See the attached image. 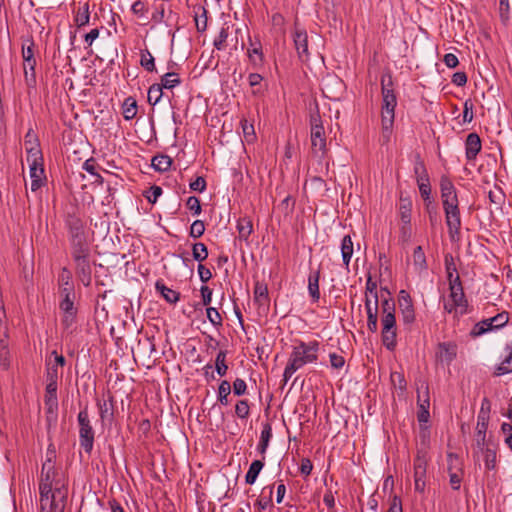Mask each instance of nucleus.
I'll list each match as a JSON object with an SVG mask.
<instances>
[{
  "label": "nucleus",
  "instance_id": "49530a36",
  "mask_svg": "<svg viewBox=\"0 0 512 512\" xmlns=\"http://www.w3.org/2000/svg\"><path fill=\"white\" fill-rule=\"evenodd\" d=\"M231 393V384L227 380L221 381L218 387V401L220 404L227 406L229 404L228 396Z\"/></svg>",
  "mask_w": 512,
  "mask_h": 512
},
{
  "label": "nucleus",
  "instance_id": "58836bf2",
  "mask_svg": "<svg viewBox=\"0 0 512 512\" xmlns=\"http://www.w3.org/2000/svg\"><path fill=\"white\" fill-rule=\"evenodd\" d=\"M181 80L177 73L168 72L161 77V83H157L161 89H172L178 84H180Z\"/></svg>",
  "mask_w": 512,
  "mask_h": 512
},
{
  "label": "nucleus",
  "instance_id": "cd10ccee",
  "mask_svg": "<svg viewBox=\"0 0 512 512\" xmlns=\"http://www.w3.org/2000/svg\"><path fill=\"white\" fill-rule=\"evenodd\" d=\"M90 21L89 3H84L76 11L74 22L78 28L88 25Z\"/></svg>",
  "mask_w": 512,
  "mask_h": 512
},
{
  "label": "nucleus",
  "instance_id": "2eb2a0df",
  "mask_svg": "<svg viewBox=\"0 0 512 512\" xmlns=\"http://www.w3.org/2000/svg\"><path fill=\"white\" fill-rule=\"evenodd\" d=\"M25 143H30V144L34 143L30 147L26 148L27 162L29 163V166L43 164L42 152L39 148V145L37 144L38 142H37L36 138L34 137V135L32 133L29 132L26 135Z\"/></svg>",
  "mask_w": 512,
  "mask_h": 512
},
{
  "label": "nucleus",
  "instance_id": "5701e85b",
  "mask_svg": "<svg viewBox=\"0 0 512 512\" xmlns=\"http://www.w3.org/2000/svg\"><path fill=\"white\" fill-rule=\"evenodd\" d=\"M254 299L259 306H269L268 287L266 284L256 282L254 286Z\"/></svg>",
  "mask_w": 512,
  "mask_h": 512
},
{
  "label": "nucleus",
  "instance_id": "4be33fe9",
  "mask_svg": "<svg viewBox=\"0 0 512 512\" xmlns=\"http://www.w3.org/2000/svg\"><path fill=\"white\" fill-rule=\"evenodd\" d=\"M273 489H274L273 486H266L263 488L261 496L254 504V506L257 507V509L259 511L273 507V503H272Z\"/></svg>",
  "mask_w": 512,
  "mask_h": 512
},
{
  "label": "nucleus",
  "instance_id": "e2e57ef3",
  "mask_svg": "<svg viewBox=\"0 0 512 512\" xmlns=\"http://www.w3.org/2000/svg\"><path fill=\"white\" fill-rule=\"evenodd\" d=\"M201 14L196 13L195 24L198 32H204L207 28V10L204 7H200Z\"/></svg>",
  "mask_w": 512,
  "mask_h": 512
},
{
  "label": "nucleus",
  "instance_id": "1a4fd4ad",
  "mask_svg": "<svg viewBox=\"0 0 512 512\" xmlns=\"http://www.w3.org/2000/svg\"><path fill=\"white\" fill-rule=\"evenodd\" d=\"M453 283L454 284L452 287L449 288L452 305L455 307L456 313L463 315L467 313L468 301L465 298L459 275H455V280H453Z\"/></svg>",
  "mask_w": 512,
  "mask_h": 512
},
{
  "label": "nucleus",
  "instance_id": "72a5a7b5",
  "mask_svg": "<svg viewBox=\"0 0 512 512\" xmlns=\"http://www.w3.org/2000/svg\"><path fill=\"white\" fill-rule=\"evenodd\" d=\"M237 230L240 239L248 240L253 231L252 221L248 217L240 218L237 222Z\"/></svg>",
  "mask_w": 512,
  "mask_h": 512
},
{
  "label": "nucleus",
  "instance_id": "680f3d73",
  "mask_svg": "<svg viewBox=\"0 0 512 512\" xmlns=\"http://www.w3.org/2000/svg\"><path fill=\"white\" fill-rule=\"evenodd\" d=\"M240 124H241L243 135H244V138L246 139V141L247 142L254 141L256 138V135H255L253 124L249 123L246 119H242Z\"/></svg>",
  "mask_w": 512,
  "mask_h": 512
},
{
  "label": "nucleus",
  "instance_id": "a18cd8bd",
  "mask_svg": "<svg viewBox=\"0 0 512 512\" xmlns=\"http://www.w3.org/2000/svg\"><path fill=\"white\" fill-rule=\"evenodd\" d=\"M35 65L36 60L23 62L25 80L29 86H33L36 83Z\"/></svg>",
  "mask_w": 512,
  "mask_h": 512
},
{
  "label": "nucleus",
  "instance_id": "dca6fc26",
  "mask_svg": "<svg viewBox=\"0 0 512 512\" xmlns=\"http://www.w3.org/2000/svg\"><path fill=\"white\" fill-rule=\"evenodd\" d=\"M440 191L442 204H448L450 202H456L458 200L456 188L450 178L446 175L441 176L440 179Z\"/></svg>",
  "mask_w": 512,
  "mask_h": 512
},
{
  "label": "nucleus",
  "instance_id": "4468645a",
  "mask_svg": "<svg viewBox=\"0 0 512 512\" xmlns=\"http://www.w3.org/2000/svg\"><path fill=\"white\" fill-rule=\"evenodd\" d=\"M54 481H55V469L51 458H47V460L42 465L41 470V478L39 482V490H42L44 486H46V490L54 491Z\"/></svg>",
  "mask_w": 512,
  "mask_h": 512
},
{
  "label": "nucleus",
  "instance_id": "603ef678",
  "mask_svg": "<svg viewBox=\"0 0 512 512\" xmlns=\"http://www.w3.org/2000/svg\"><path fill=\"white\" fill-rule=\"evenodd\" d=\"M489 324L493 329H499L504 327L509 321V314L503 311L494 317L488 318Z\"/></svg>",
  "mask_w": 512,
  "mask_h": 512
},
{
  "label": "nucleus",
  "instance_id": "4d7b16f0",
  "mask_svg": "<svg viewBox=\"0 0 512 512\" xmlns=\"http://www.w3.org/2000/svg\"><path fill=\"white\" fill-rule=\"evenodd\" d=\"M417 403H430L428 384L422 381L417 387Z\"/></svg>",
  "mask_w": 512,
  "mask_h": 512
},
{
  "label": "nucleus",
  "instance_id": "6ab92c4d",
  "mask_svg": "<svg viewBox=\"0 0 512 512\" xmlns=\"http://www.w3.org/2000/svg\"><path fill=\"white\" fill-rule=\"evenodd\" d=\"M44 402L48 413H54L57 410V384L47 383Z\"/></svg>",
  "mask_w": 512,
  "mask_h": 512
},
{
  "label": "nucleus",
  "instance_id": "ea45409f",
  "mask_svg": "<svg viewBox=\"0 0 512 512\" xmlns=\"http://www.w3.org/2000/svg\"><path fill=\"white\" fill-rule=\"evenodd\" d=\"M140 65L148 72H154L156 70L155 59L148 49L141 50Z\"/></svg>",
  "mask_w": 512,
  "mask_h": 512
},
{
  "label": "nucleus",
  "instance_id": "f704fd0d",
  "mask_svg": "<svg viewBox=\"0 0 512 512\" xmlns=\"http://www.w3.org/2000/svg\"><path fill=\"white\" fill-rule=\"evenodd\" d=\"M425 208L428 213L429 222H430L432 232H434L436 230V228L438 226H440V224H441V219H440V215L438 213L437 206L435 205L434 202H428V203H426Z\"/></svg>",
  "mask_w": 512,
  "mask_h": 512
},
{
  "label": "nucleus",
  "instance_id": "5fc2aeb1",
  "mask_svg": "<svg viewBox=\"0 0 512 512\" xmlns=\"http://www.w3.org/2000/svg\"><path fill=\"white\" fill-rule=\"evenodd\" d=\"M499 16L503 24H507L510 19L511 3L510 0H499Z\"/></svg>",
  "mask_w": 512,
  "mask_h": 512
},
{
  "label": "nucleus",
  "instance_id": "b1692460",
  "mask_svg": "<svg viewBox=\"0 0 512 512\" xmlns=\"http://www.w3.org/2000/svg\"><path fill=\"white\" fill-rule=\"evenodd\" d=\"M353 242L350 237V235H345L341 242V255L343 264L345 265L346 269H349V263L353 255Z\"/></svg>",
  "mask_w": 512,
  "mask_h": 512
},
{
  "label": "nucleus",
  "instance_id": "c03bdc74",
  "mask_svg": "<svg viewBox=\"0 0 512 512\" xmlns=\"http://www.w3.org/2000/svg\"><path fill=\"white\" fill-rule=\"evenodd\" d=\"M70 288L71 293L74 292V285L71 282V273L67 268H63L59 275V293L63 294V290Z\"/></svg>",
  "mask_w": 512,
  "mask_h": 512
},
{
  "label": "nucleus",
  "instance_id": "052dcab7",
  "mask_svg": "<svg viewBox=\"0 0 512 512\" xmlns=\"http://www.w3.org/2000/svg\"><path fill=\"white\" fill-rule=\"evenodd\" d=\"M229 27H222L218 36L214 39L213 45L217 50H223L226 47Z\"/></svg>",
  "mask_w": 512,
  "mask_h": 512
},
{
  "label": "nucleus",
  "instance_id": "9b49d317",
  "mask_svg": "<svg viewBox=\"0 0 512 512\" xmlns=\"http://www.w3.org/2000/svg\"><path fill=\"white\" fill-rule=\"evenodd\" d=\"M293 41L299 59L301 61H307L309 58L308 35L306 30L299 27L297 23H295L294 26Z\"/></svg>",
  "mask_w": 512,
  "mask_h": 512
},
{
  "label": "nucleus",
  "instance_id": "8fccbe9b",
  "mask_svg": "<svg viewBox=\"0 0 512 512\" xmlns=\"http://www.w3.org/2000/svg\"><path fill=\"white\" fill-rule=\"evenodd\" d=\"M192 256L194 260L202 262L208 257V249L204 243L198 242L193 244Z\"/></svg>",
  "mask_w": 512,
  "mask_h": 512
},
{
  "label": "nucleus",
  "instance_id": "412c9836",
  "mask_svg": "<svg viewBox=\"0 0 512 512\" xmlns=\"http://www.w3.org/2000/svg\"><path fill=\"white\" fill-rule=\"evenodd\" d=\"M456 346L451 343H440L438 356L442 362L450 364L456 357Z\"/></svg>",
  "mask_w": 512,
  "mask_h": 512
},
{
  "label": "nucleus",
  "instance_id": "c9c22d12",
  "mask_svg": "<svg viewBox=\"0 0 512 512\" xmlns=\"http://www.w3.org/2000/svg\"><path fill=\"white\" fill-rule=\"evenodd\" d=\"M250 48H248V57L251 61V63L254 66H257L259 64H262L263 62V53H262V46L260 42L257 43H250Z\"/></svg>",
  "mask_w": 512,
  "mask_h": 512
},
{
  "label": "nucleus",
  "instance_id": "bb28decb",
  "mask_svg": "<svg viewBox=\"0 0 512 512\" xmlns=\"http://www.w3.org/2000/svg\"><path fill=\"white\" fill-rule=\"evenodd\" d=\"M506 350L508 355L503 361L495 368L494 375L501 376L512 372V345L507 346Z\"/></svg>",
  "mask_w": 512,
  "mask_h": 512
},
{
  "label": "nucleus",
  "instance_id": "393cba45",
  "mask_svg": "<svg viewBox=\"0 0 512 512\" xmlns=\"http://www.w3.org/2000/svg\"><path fill=\"white\" fill-rule=\"evenodd\" d=\"M62 300L59 304L60 310L64 312H76L74 307L75 292L71 293V289L67 288L63 290V294H60Z\"/></svg>",
  "mask_w": 512,
  "mask_h": 512
},
{
  "label": "nucleus",
  "instance_id": "39448f33",
  "mask_svg": "<svg viewBox=\"0 0 512 512\" xmlns=\"http://www.w3.org/2000/svg\"><path fill=\"white\" fill-rule=\"evenodd\" d=\"M79 426V444L90 455L94 446L95 432L92 427L87 407L82 409L77 416Z\"/></svg>",
  "mask_w": 512,
  "mask_h": 512
},
{
  "label": "nucleus",
  "instance_id": "2f4dec72",
  "mask_svg": "<svg viewBox=\"0 0 512 512\" xmlns=\"http://www.w3.org/2000/svg\"><path fill=\"white\" fill-rule=\"evenodd\" d=\"M155 288L161 295L165 298V300L169 303H176L179 300L180 294L165 286V284L161 281H157L155 284Z\"/></svg>",
  "mask_w": 512,
  "mask_h": 512
},
{
  "label": "nucleus",
  "instance_id": "7ed1b4c3",
  "mask_svg": "<svg viewBox=\"0 0 512 512\" xmlns=\"http://www.w3.org/2000/svg\"><path fill=\"white\" fill-rule=\"evenodd\" d=\"M70 254L74 262L75 275L85 286L92 282V262L90 244L70 248Z\"/></svg>",
  "mask_w": 512,
  "mask_h": 512
},
{
  "label": "nucleus",
  "instance_id": "a878e982",
  "mask_svg": "<svg viewBox=\"0 0 512 512\" xmlns=\"http://www.w3.org/2000/svg\"><path fill=\"white\" fill-rule=\"evenodd\" d=\"M413 265L418 273H422L428 268L422 246H417L413 251Z\"/></svg>",
  "mask_w": 512,
  "mask_h": 512
},
{
  "label": "nucleus",
  "instance_id": "423d86ee",
  "mask_svg": "<svg viewBox=\"0 0 512 512\" xmlns=\"http://www.w3.org/2000/svg\"><path fill=\"white\" fill-rule=\"evenodd\" d=\"M65 225L68 230L70 248L90 244L87 240L84 223L80 217L76 214L68 213Z\"/></svg>",
  "mask_w": 512,
  "mask_h": 512
},
{
  "label": "nucleus",
  "instance_id": "4c0bfd02",
  "mask_svg": "<svg viewBox=\"0 0 512 512\" xmlns=\"http://www.w3.org/2000/svg\"><path fill=\"white\" fill-rule=\"evenodd\" d=\"M97 405L99 408V416L102 422L111 421L113 419L112 399L110 398L109 401H98Z\"/></svg>",
  "mask_w": 512,
  "mask_h": 512
},
{
  "label": "nucleus",
  "instance_id": "79ce46f5",
  "mask_svg": "<svg viewBox=\"0 0 512 512\" xmlns=\"http://www.w3.org/2000/svg\"><path fill=\"white\" fill-rule=\"evenodd\" d=\"M137 114V103L132 97L125 99L123 103V116L126 120L133 119Z\"/></svg>",
  "mask_w": 512,
  "mask_h": 512
},
{
  "label": "nucleus",
  "instance_id": "c756f323",
  "mask_svg": "<svg viewBox=\"0 0 512 512\" xmlns=\"http://www.w3.org/2000/svg\"><path fill=\"white\" fill-rule=\"evenodd\" d=\"M397 329H382L381 335H382V343L383 345L389 350L394 351L397 345Z\"/></svg>",
  "mask_w": 512,
  "mask_h": 512
},
{
  "label": "nucleus",
  "instance_id": "bf43d9fd",
  "mask_svg": "<svg viewBox=\"0 0 512 512\" xmlns=\"http://www.w3.org/2000/svg\"><path fill=\"white\" fill-rule=\"evenodd\" d=\"M491 330H493L492 326L489 324L488 319H485L474 325L471 330V335L473 337H478Z\"/></svg>",
  "mask_w": 512,
  "mask_h": 512
},
{
  "label": "nucleus",
  "instance_id": "09e8293b",
  "mask_svg": "<svg viewBox=\"0 0 512 512\" xmlns=\"http://www.w3.org/2000/svg\"><path fill=\"white\" fill-rule=\"evenodd\" d=\"M226 351L220 350L215 359V369L220 376H225L228 371V365L226 364Z\"/></svg>",
  "mask_w": 512,
  "mask_h": 512
},
{
  "label": "nucleus",
  "instance_id": "0e129e2a",
  "mask_svg": "<svg viewBox=\"0 0 512 512\" xmlns=\"http://www.w3.org/2000/svg\"><path fill=\"white\" fill-rule=\"evenodd\" d=\"M207 318L211 322V324L215 327L222 326L223 319L218 312V310L214 307H207L206 309Z\"/></svg>",
  "mask_w": 512,
  "mask_h": 512
},
{
  "label": "nucleus",
  "instance_id": "6e6d98bb",
  "mask_svg": "<svg viewBox=\"0 0 512 512\" xmlns=\"http://www.w3.org/2000/svg\"><path fill=\"white\" fill-rule=\"evenodd\" d=\"M162 96H163V89H161L158 84H153L149 87L148 102L151 105H156L160 101Z\"/></svg>",
  "mask_w": 512,
  "mask_h": 512
},
{
  "label": "nucleus",
  "instance_id": "c85d7f7f",
  "mask_svg": "<svg viewBox=\"0 0 512 512\" xmlns=\"http://www.w3.org/2000/svg\"><path fill=\"white\" fill-rule=\"evenodd\" d=\"M152 167L159 172H166L172 165V159L168 155L159 154L152 158Z\"/></svg>",
  "mask_w": 512,
  "mask_h": 512
},
{
  "label": "nucleus",
  "instance_id": "ddd939ff",
  "mask_svg": "<svg viewBox=\"0 0 512 512\" xmlns=\"http://www.w3.org/2000/svg\"><path fill=\"white\" fill-rule=\"evenodd\" d=\"M489 416L487 413H479L477 417V425L476 431L474 435L475 446L474 448H479L488 444V439L486 437L487 428H488ZM489 440H491L489 438Z\"/></svg>",
  "mask_w": 512,
  "mask_h": 512
},
{
  "label": "nucleus",
  "instance_id": "473e14b6",
  "mask_svg": "<svg viewBox=\"0 0 512 512\" xmlns=\"http://www.w3.org/2000/svg\"><path fill=\"white\" fill-rule=\"evenodd\" d=\"M412 203L407 198H400L399 215L403 224L409 225L411 222Z\"/></svg>",
  "mask_w": 512,
  "mask_h": 512
},
{
  "label": "nucleus",
  "instance_id": "37998d69",
  "mask_svg": "<svg viewBox=\"0 0 512 512\" xmlns=\"http://www.w3.org/2000/svg\"><path fill=\"white\" fill-rule=\"evenodd\" d=\"M447 471L448 472H461L463 470L462 459L455 453L447 454Z\"/></svg>",
  "mask_w": 512,
  "mask_h": 512
},
{
  "label": "nucleus",
  "instance_id": "338daca9",
  "mask_svg": "<svg viewBox=\"0 0 512 512\" xmlns=\"http://www.w3.org/2000/svg\"><path fill=\"white\" fill-rule=\"evenodd\" d=\"M418 405V413H417V419L420 423H427L429 421V407L430 403H417Z\"/></svg>",
  "mask_w": 512,
  "mask_h": 512
},
{
  "label": "nucleus",
  "instance_id": "f03ea898",
  "mask_svg": "<svg viewBox=\"0 0 512 512\" xmlns=\"http://www.w3.org/2000/svg\"><path fill=\"white\" fill-rule=\"evenodd\" d=\"M393 81L390 74L383 75L381 78L382 87V138L384 142H388L392 133L394 123V111L397 105V98L392 88Z\"/></svg>",
  "mask_w": 512,
  "mask_h": 512
},
{
  "label": "nucleus",
  "instance_id": "6e6552de",
  "mask_svg": "<svg viewBox=\"0 0 512 512\" xmlns=\"http://www.w3.org/2000/svg\"><path fill=\"white\" fill-rule=\"evenodd\" d=\"M445 213V222L448 227V233L452 241L458 240L460 237V229L462 225L461 214L459 209V201L442 204Z\"/></svg>",
  "mask_w": 512,
  "mask_h": 512
},
{
  "label": "nucleus",
  "instance_id": "13d9d810",
  "mask_svg": "<svg viewBox=\"0 0 512 512\" xmlns=\"http://www.w3.org/2000/svg\"><path fill=\"white\" fill-rule=\"evenodd\" d=\"M235 413L240 419H247L250 414V406L247 400H239L235 406Z\"/></svg>",
  "mask_w": 512,
  "mask_h": 512
},
{
  "label": "nucleus",
  "instance_id": "69168bd1",
  "mask_svg": "<svg viewBox=\"0 0 512 512\" xmlns=\"http://www.w3.org/2000/svg\"><path fill=\"white\" fill-rule=\"evenodd\" d=\"M205 232V225L202 220H195L191 227H190V233L189 235L192 238H200Z\"/></svg>",
  "mask_w": 512,
  "mask_h": 512
},
{
  "label": "nucleus",
  "instance_id": "f8f14e48",
  "mask_svg": "<svg viewBox=\"0 0 512 512\" xmlns=\"http://www.w3.org/2000/svg\"><path fill=\"white\" fill-rule=\"evenodd\" d=\"M382 308V329L396 328L395 318V303L391 299H383L381 302Z\"/></svg>",
  "mask_w": 512,
  "mask_h": 512
},
{
  "label": "nucleus",
  "instance_id": "20e7f679",
  "mask_svg": "<svg viewBox=\"0 0 512 512\" xmlns=\"http://www.w3.org/2000/svg\"><path fill=\"white\" fill-rule=\"evenodd\" d=\"M39 493L42 512H64L67 500V489L64 485L58 486L56 481L54 491L46 490L44 486Z\"/></svg>",
  "mask_w": 512,
  "mask_h": 512
},
{
  "label": "nucleus",
  "instance_id": "a19ab883",
  "mask_svg": "<svg viewBox=\"0 0 512 512\" xmlns=\"http://www.w3.org/2000/svg\"><path fill=\"white\" fill-rule=\"evenodd\" d=\"M417 185H418V188H419L420 195L423 198L425 204L428 203V202H433V200L431 199L430 179L429 178L417 179Z\"/></svg>",
  "mask_w": 512,
  "mask_h": 512
},
{
  "label": "nucleus",
  "instance_id": "f257e3e1",
  "mask_svg": "<svg viewBox=\"0 0 512 512\" xmlns=\"http://www.w3.org/2000/svg\"><path fill=\"white\" fill-rule=\"evenodd\" d=\"M319 342L314 340L310 342L299 341L297 346L289 356L288 363L284 369V384L292 377V375L301 369L304 365L315 363L318 360Z\"/></svg>",
  "mask_w": 512,
  "mask_h": 512
},
{
  "label": "nucleus",
  "instance_id": "774afa93",
  "mask_svg": "<svg viewBox=\"0 0 512 512\" xmlns=\"http://www.w3.org/2000/svg\"><path fill=\"white\" fill-rule=\"evenodd\" d=\"M186 207L193 213L199 215L202 211L199 199L196 196H190L186 200Z\"/></svg>",
  "mask_w": 512,
  "mask_h": 512
},
{
  "label": "nucleus",
  "instance_id": "aec40b11",
  "mask_svg": "<svg viewBox=\"0 0 512 512\" xmlns=\"http://www.w3.org/2000/svg\"><path fill=\"white\" fill-rule=\"evenodd\" d=\"M319 279H320V269L312 271L308 277V291L313 300V302H318L320 299V291H319Z\"/></svg>",
  "mask_w": 512,
  "mask_h": 512
},
{
  "label": "nucleus",
  "instance_id": "3c124183",
  "mask_svg": "<svg viewBox=\"0 0 512 512\" xmlns=\"http://www.w3.org/2000/svg\"><path fill=\"white\" fill-rule=\"evenodd\" d=\"M426 470H414V486L415 491L421 494L426 488Z\"/></svg>",
  "mask_w": 512,
  "mask_h": 512
},
{
  "label": "nucleus",
  "instance_id": "864d4df0",
  "mask_svg": "<svg viewBox=\"0 0 512 512\" xmlns=\"http://www.w3.org/2000/svg\"><path fill=\"white\" fill-rule=\"evenodd\" d=\"M398 305L400 311L414 308L412 298L406 290H400L398 295Z\"/></svg>",
  "mask_w": 512,
  "mask_h": 512
},
{
  "label": "nucleus",
  "instance_id": "7c9ffc66",
  "mask_svg": "<svg viewBox=\"0 0 512 512\" xmlns=\"http://www.w3.org/2000/svg\"><path fill=\"white\" fill-rule=\"evenodd\" d=\"M264 467V462L261 460H254L246 475H245V482L248 485H253L256 482V479L261 472L262 468Z\"/></svg>",
  "mask_w": 512,
  "mask_h": 512
},
{
  "label": "nucleus",
  "instance_id": "9d476101",
  "mask_svg": "<svg viewBox=\"0 0 512 512\" xmlns=\"http://www.w3.org/2000/svg\"><path fill=\"white\" fill-rule=\"evenodd\" d=\"M474 456H482L485 468L487 470H494L497 463V444L492 440H488V444L479 448H473Z\"/></svg>",
  "mask_w": 512,
  "mask_h": 512
},
{
  "label": "nucleus",
  "instance_id": "0eeeda50",
  "mask_svg": "<svg viewBox=\"0 0 512 512\" xmlns=\"http://www.w3.org/2000/svg\"><path fill=\"white\" fill-rule=\"evenodd\" d=\"M310 137L313 153H320L321 156H324L326 153V137L318 110L310 115Z\"/></svg>",
  "mask_w": 512,
  "mask_h": 512
},
{
  "label": "nucleus",
  "instance_id": "de8ad7c7",
  "mask_svg": "<svg viewBox=\"0 0 512 512\" xmlns=\"http://www.w3.org/2000/svg\"><path fill=\"white\" fill-rule=\"evenodd\" d=\"M428 457L425 449H419L413 461L414 470H427Z\"/></svg>",
  "mask_w": 512,
  "mask_h": 512
},
{
  "label": "nucleus",
  "instance_id": "e433bc0d",
  "mask_svg": "<svg viewBox=\"0 0 512 512\" xmlns=\"http://www.w3.org/2000/svg\"><path fill=\"white\" fill-rule=\"evenodd\" d=\"M378 306H377V300L374 301V307H370L369 304H367V327L369 331L376 332L378 329Z\"/></svg>",
  "mask_w": 512,
  "mask_h": 512
},
{
  "label": "nucleus",
  "instance_id": "f3484780",
  "mask_svg": "<svg viewBox=\"0 0 512 512\" xmlns=\"http://www.w3.org/2000/svg\"><path fill=\"white\" fill-rule=\"evenodd\" d=\"M481 139L476 133H470L465 141L466 158L474 160L478 153L481 151Z\"/></svg>",
  "mask_w": 512,
  "mask_h": 512
},
{
  "label": "nucleus",
  "instance_id": "a211bd4d",
  "mask_svg": "<svg viewBox=\"0 0 512 512\" xmlns=\"http://www.w3.org/2000/svg\"><path fill=\"white\" fill-rule=\"evenodd\" d=\"M29 173L31 178V190L35 192L40 189L46 181L43 164L30 165Z\"/></svg>",
  "mask_w": 512,
  "mask_h": 512
}]
</instances>
